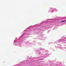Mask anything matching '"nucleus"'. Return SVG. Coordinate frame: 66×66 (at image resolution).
Segmentation results:
<instances>
[{
	"mask_svg": "<svg viewBox=\"0 0 66 66\" xmlns=\"http://www.w3.org/2000/svg\"><path fill=\"white\" fill-rule=\"evenodd\" d=\"M65 21H61V22H65Z\"/></svg>",
	"mask_w": 66,
	"mask_h": 66,
	"instance_id": "obj_1",
	"label": "nucleus"
}]
</instances>
